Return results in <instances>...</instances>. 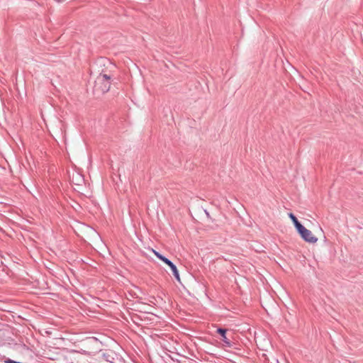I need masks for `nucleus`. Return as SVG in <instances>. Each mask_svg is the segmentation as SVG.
<instances>
[{
    "instance_id": "1",
    "label": "nucleus",
    "mask_w": 363,
    "mask_h": 363,
    "mask_svg": "<svg viewBox=\"0 0 363 363\" xmlns=\"http://www.w3.org/2000/svg\"><path fill=\"white\" fill-rule=\"evenodd\" d=\"M111 87V77L106 74H100L95 80L94 91L105 94Z\"/></svg>"
},
{
    "instance_id": "2",
    "label": "nucleus",
    "mask_w": 363,
    "mask_h": 363,
    "mask_svg": "<svg viewBox=\"0 0 363 363\" xmlns=\"http://www.w3.org/2000/svg\"><path fill=\"white\" fill-rule=\"evenodd\" d=\"M152 252H154V254L156 255V257L162 261L164 263L167 264V265L170 267V269L172 270L173 276L175 277V279L177 281H180V277H179V271L177 268V266L171 260L167 259L166 257L163 256L160 252H158L154 250H152Z\"/></svg>"
},
{
    "instance_id": "3",
    "label": "nucleus",
    "mask_w": 363,
    "mask_h": 363,
    "mask_svg": "<svg viewBox=\"0 0 363 363\" xmlns=\"http://www.w3.org/2000/svg\"><path fill=\"white\" fill-rule=\"evenodd\" d=\"M296 230L304 241L309 243H315L318 241V238L312 234L311 231L306 228L303 225Z\"/></svg>"
},
{
    "instance_id": "4",
    "label": "nucleus",
    "mask_w": 363,
    "mask_h": 363,
    "mask_svg": "<svg viewBox=\"0 0 363 363\" xmlns=\"http://www.w3.org/2000/svg\"><path fill=\"white\" fill-rule=\"evenodd\" d=\"M227 329L223 328H218L217 329V333L219 334L222 337V341L225 343V345L228 347L231 346V342L229 339L226 337Z\"/></svg>"
},
{
    "instance_id": "5",
    "label": "nucleus",
    "mask_w": 363,
    "mask_h": 363,
    "mask_svg": "<svg viewBox=\"0 0 363 363\" xmlns=\"http://www.w3.org/2000/svg\"><path fill=\"white\" fill-rule=\"evenodd\" d=\"M72 182L74 183V184L80 185L81 183L84 182V178L82 177V175H80L79 174H76V175H74L73 174L72 178Z\"/></svg>"
},
{
    "instance_id": "6",
    "label": "nucleus",
    "mask_w": 363,
    "mask_h": 363,
    "mask_svg": "<svg viewBox=\"0 0 363 363\" xmlns=\"http://www.w3.org/2000/svg\"><path fill=\"white\" fill-rule=\"evenodd\" d=\"M289 217L290 218V219L293 222V223H294V226H295L296 230L299 227H301L302 225V224L298 221V220L297 219V218L296 217V216L293 213H289Z\"/></svg>"
}]
</instances>
